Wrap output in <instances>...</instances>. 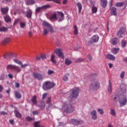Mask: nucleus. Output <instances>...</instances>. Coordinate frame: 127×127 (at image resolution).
<instances>
[{
	"instance_id": "nucleus-42",
	"label": "nucleus",
	"mask_w": 127,
	"mask_h": 127,
	"mask_svg": "<svg viewBox=\"0 0 127 127\" xmlns=\"http://www.w3.org/2000/svg\"><path fill=\"white\" fill-rule=\"evenodd\" d=\"M34 125L35 127H43V126L39 125V122H35Z\"/></svg>"
},
{
	"instance_id": "nucleus-43",
	"label": "nucleus",
	"mask_w": 127,
	"mask_h": 127,
	"mask_svg": "<svg viewBox=\"0 0 127 127\" xmlns=\"http://www.w3.org/2000/svg\"><path fill=\"white\" fill-rule=\"evenodd\" d=\"M127 41L125 40H123L122 41L121 45L122 47H126V46L127 45Z\"/></svg>"
},
{
	"instance_id": "nucleus-33",
	"label": "nucleus",
	"mask_w": 127,
	"mask_h": 127,
	"mask_svg": "<svg viewBox=\"0 0 127 127\" xmlns=\"http://www.w3.org/2000/svg\"><path fill=\"white\" fill-rule=\"evenodd\" d=\"M72 63V61L70 60L69 59H66L65 60V64H66V65H70V64H71Z\"/></svg>"
},
{
	"instance_id": "nucleus-61",
	"label": "nucleus",
	"mask_w": 127,
	"mask_h": 127,
	"mask_svg": "<svg viewBox=\"0 0 127 127\" xmlns=\"http://www.w3.org/2000/svg\"><path fill=\"white\" fill-rule=\"evenodd\" d=\"M15 87H16V88H18V87H19V84L18 83L16 82L15 84Z\"/></svg>"
},
{
	"instance_id": "nucleus-29",
	"label": "nucleus",
	"mask_w": 127,
	"mask_h": 127,
	"mask_svg": "<svg viewBox=\"0 0 127 127\" xmlns=\"http://www.w3.org/2000/svg\"><path fill=\"white\" fill-rule=\"evenodd\" d=\"M98 8L96 6H93L92 7V13H97Z\"/></svg>"
},
{
	"instance_id": "nucleus-62",
	"label": "nucleus",
	"mask_w": 127,
	"mask_h": 127,
	"mask_svg": "<svg viewBox=\"0 0 127 127\" xmlns=\"http://www.w3.org/2000/svg\"><path fill=\"white\" fill-rule=\"evenodd\" d=\"M8 76L9 77V78H10V79H11L12 78V74H8Z\"/></svg>"
},
{
	"instance_id": "nucleus-41",
	"label": "nucleus",
	"mask_w": 127,
	"mask_h": 127,
	"mask_svg": "<svg viewBox=\"0 0 127 127\" xmlns=\"http://www.w3.org/2000/svg\"><path fill=\"white\" fill-rule=\"evenodd\" d=\"M47 1H54V2H56V3H61V1L60 0H47Z\"/></svg>"
},
{
	"instance_id": "nucleus-20",
	"label": "nucleus",
	"mask_w": 127,
	"mask_h": 127,
	"mask_svg": "<svg viewBox=\"0 0 127 127\" xmlns=\"http://www.w3.org/2000/svg\"><path fill=\"white\" fill-rule=\"evenodd\" d=\"M49 19L50 20H52V21H54V20H57V16H56V14L54 13L49 18Z\"/></svg>"
},
{
	"instance_id": "nucleus-23",
	"label": "nucleus",
	"mask_w": 127,
	"mask_h": 127,
	"mask_svg": "<svg viewBox=\"0 0 127 127\" xmlns=\"http://www.w3.org/2000/svg\"><path fill=\"white\" fill-rule=\"evenodd\" d=\"M8 11V7L1 8V12H2V13H3V14H5V13H7Z\"/></svg>"
},
{
	"instance_id": "nucleus-35",
	"label": "nucleus",
	"mask_w": 127,
	"mask_h": 127,
	"mask_svg": "<svg viewBox=\"0 0 127 127\" xmlns=\"http://www.w3.org/2000/svg\"><path fill=\"white\" fill-rule=\"evenodd\" d=\"M26 26V23L24 22H20V27L21 28H24Z\"/></svg>"
},
{
	"instance_id": "nucleus-46",
	"label": "nucleus",
	"mask_w": 127,
	"mask_h": 127,
	"mask_svg": "<svg viewBox=\"0 0 127 127\" xmlns=\"http://www.w3.org/2000/svg\"><path fill=\"white\" fill-rule=\"evenodd\" d=\"M48 75H52V74H54V71L51 69H49L48 70Z\"/></svg>"
},
{
	"instance_id": "nucleus-55",
	"label": "nucleus",
	"mask_w": 127,
	"mask_h": 127,
	"mask_svg": "<svg viewBox=\"0 0 127 127\" xmlns=\"http://www.w3.org/2000/svg\"><path fill=\"white\" fill-rule=\"evenodd\" d=\"M46 97H47V93H44V94H43V100H44V99H45Z\"/></svg>"
},
{
	"instance_id": "nucleus-25",
	"label": "nucleus",
	"mask_w": 127,
	"mask_h": 127,
	"mask_svg": "<svg viewBox=\"0 0 127 127\" xmlns=\"http://www.w3.org/2000/svg\"><path fill=\"white\" fill-rule=\"evenodd\" d=\"M51 61L54 64H56V63H57V62L55 60V55H54V54L51 56Z\"/></svg>"
},
{
	"instance_id": "nucleus-26",
	"label": "nucleus",
	"mask_w": 127,
	"mask_h": 127,
	"mask_svg": "<svg viewBox=\"0 0 127 127\" xmlns=\"http://www.w3.org/2000/svg\"><path fill=\"white\" fill-rule=\"evenodd\" d=\"M76 5L78 8L79 13H81V11H82V4H81L80 2H77L76 3Z\"/></svg>"
},
{
	"instance_id": "nucleus-60",
	"label": "nucleus",
	"mask_w": 127,
	"mask_h": 127,
	"mask_svg": "<svg viewBox=\"0 0 127 127\" xmlns=\"http://www.w3.org/2000/svg\"><path fill=\"white\" fill-rule=\"evenodd\" d=\"M36 61H39V60H40V57H37L36 58Z\"/></svg>"
},
{
	"instance_id": "nucleus-58",
	"label": "nucleus",
	"mask_w": 127,
	"mask_h": 127,
	"mask_svg": "<svg viewBox=\"0 0 127 127\" xmlns=\"http://www.w3.org/2000/svg\"><path fill=\"white\" fill-rule=\"evenodd\" d=\"M67 1H68V0H63V4H66Z\"/></svg>"
},
{
	"instance_id": "nucleus-7",
	"label": "nucleus",
	"mask_w": 127,
	"mask_h": 127,
	"mask_svg": "<svg viewBox=\"0 0 127 127\" xmlns=\"http://www.w3.org/2000/svg\"><path fill=\"white\" fill-rule=\"evenodd\" d=\"M6 69L7 70H14V71H15L17 74L21 71V68H20L19 66L12 64L7 65L6 66Z\"/></svg>"
},
{
	"instance_id": "nucleus-34",
	"label": "nucleus",
	"mask_w": 127,
	"mask_h": 127,
	"mask_svg": "<svg viewBox=\"0 0 127 127\" xmlns=\"http://www.w3.org/2000/svg\"><path fill=\"white\" fill-rule=\"evenodd\" d=\"M74 28V35H77L78 34V28H77V25H74L73 26Z\"/></svg>"
},
{
	"instance_id": "nucleus-32",
	"label": "nucleus",
	"mask_w": 127,
	"mask_h": 127,
	"mask_svg": "<svg viewBox=\"0 0 127 127\" xmlns=\"http://www.w3.org/2000/svg\"><path fill=\"white\" fill-rule=\"evenodd\" d=\"M15 116L16 118H21V114L17 110L14 111Z\"/></svg>"
},
{
	"instance_id": "nucleus-44",
	"label": "nucleus",
	"mask_w": 127,
	"mask_h": 127,
	"mask_svg": "<svg viewBox=\"0 0 127 127\" xmlns=\"http://www.w3.org/2000/svg\"><path fill=\"white\" fill-rule=\"evenodd\" d=\"M125 75H126V72H125V71H122L120 75V78L121 79H124V78H125Z\"/></svg>"
},
{
	"instance_id": "nucleus-50",
	"label": "nucleus",
	"mask_w": 127,
	"mask_h": 127,
	"mask_svg": "<svg viewBox=\"0 0 127 127\" xmlns=\"http://www.w3.org/2000/svg\"><path fill=\"white\" fill-rule=\"evenodd\" d=\"M47 104L50 105L51 104V97H49L47 100Z\"/></svg>"
},
{
	"instance_id": "nucleus-17",
	"label": "nucleus",
	"mask_w": 127,
	"mask_h": 127,
	"mask_svg": "<svg viewBox=\"0 0 127 127\" xmlns=\"http://www.w3.org/2000/svg\"><path fill=\"white\" fill-rule=\"evenodd\" d=\"M100 3L104 8L107 6V4H108V1L107 0H100Z\"/></svg>"
},
{
	"instance_id": "nucleus-57",
	"label": "nucleus",
	"mask_w": 127,
	"mask_h": 127,
	"mask_svg": "<svg viewBox=\"0 0 127 127\" xmlns=\"http://www.w3.org/2000/svg\"><path fill=\"white\" fill-rule=\"evenodd\" d=\"M88 59L89 61H92V56L90 55L88 56Z\"/></svg>"
},
{
	"instance_id": "nucleus-27",
	"label": "nucleus",
	"mask_w": 127,
	"mask_h": 127,
	"mask_svg": "<svg viewBox=\"0 0 127 127\" xmlns=\"http://www.w3.org/2000/svg\"><path fill=\"white\" fill-rule=\"evenodd\" d=\"M118 42L119 40H118V38H113L111 41V43L113 44V45H116Z\"/></svg>"
},
{
	"instance_id": "nucleus-2",
	"label": "nucleus",
	"mask_w": 127,
	"mask_h": 127,
	"mask_svg": "<svg viewBox=\"0 0 127 127\" xmlns=\"http://www.w3.org/2000/svg\"><path fill=\"white\" fill-rule=\"evenodd\" d=\"M61 110L64 113H73L74 108L68 101H64L62 104Z\"/></svg>"
},
{
	"instance_id": "nucleus-52",
	"label": "nucleus",
	"mask_w": 127,
	"mask_h": 127,
	"mask_svg": "<svg viewBox=\"0 0 127 127\" xmlns=\"http://www.w3.org/2000/svg\"><path fill=\"white\" fill-rule=\"evenodd\" d=\"M19 19H16L14 22L13 25H16V24H17V23L19 22Z\"/></svg>"
},
{
	"instance_id": "nucleus-64",
	"label": "nucleus",
	"mask_w": 127,
	"mask_h": 127,
	"mask_svg": "<svg viewBox=\"0 0 127 127\" xmlns=\"http://www.w3.org/2000/svg\"><path fill=\"white\" fill-rule=\"evenodd\" d=\"M0 114L1 115H6V113H5L4 112H1Z\"/></svg>"
},
{
	"instance_id": "nucleus-8",
	"label": "nucleus",
	"mask_w": 127,
	"mask_h": 127,
	"mask_svg": "<svg viewBox=\"0 0 127 127\" xmlns=\"http://www.w3.org/2000/svg\"><path fill=\"white\" fill-rule=\"evenodd\" d=\"M55 86V84L50 81H46L43 84V88L44 90H46L48 89H52Z\"/></svg>"
},
{
	"instance_id": "nucleus-4",
	"label": "nucleus",
	"mask_w": 127,
	"mask_h": 127,
	"mask_svg": "<svg viewBox=\"0 0 127 127\" xmlns=\"http://www.w3.org/2000/svg\"><path fill=\"white\" fill-rule=\"evenodd\" d=\"M80 93V88L78 87H74L71 89L70 94L69 98L71 101H73L74 99H77V97L79 96Z\"/></svg>"
},
{
	"instance_id": "nucleus-36",
	"label": "nucleus",
	"mask_w": 127,
	"mask_h": 127,
	"mask_svg": "<svg viewBox=\"0 0 127 127\" xmlns=\"http://www.w3.org/2000/svg\"><path fill=\"white\" fill-rule=\"evenodd\" d=\"M13 62L16 63V64H18V65H20L22 63L21 61L17 59H13Z\"/></svg>"
},
{
	"instance_id": "nucleus-47",
	"label": "nucleus",
	"mask_w": 127,
	"mask_h": 127,
	"mask_svg": "<svg viewBox=\"0 0 127 127\" xmlns=\"http://www.w3.org/2000/svg\"><path fill=\"white\" fill-rule=\"evenodd\" d=\"M116 6H118V7H120V6H122V5H124V3L123 2H118L116 4Z\"/></svg>"
},
{
	"instance_id": "nucleus-28",
	"label": "nucleus",
	"mask_w": 127,
	"mask_h": 127,
	"mask_svg": "<svg viewBox=\"0 0 127 127\" xmlns=\"http://www.w3.org/2000/svg\"><path fill=\"white\" fill-rule=\"evenodd\" d=\"M38 107H39L40 109H44L45 108V103L43 101L41 102L38 105Z\"/></svg>"
},
{
	"instance_id": "nucleus-51",
	"label": "nucleus",
	"mask_w": 127,
	"mask_h": 127,
	"mask_svg": "<svg viewBox=\"0 0 127 127\" xmlns=\"http://www.w3.org/2000/svg\"><path fill=\"white\" fill-rule=\"evenodd\" d=\"M74 121L76 123V125H81V124H82V123H83V122H82V121H78L76 120H74Z\"/></svg>"
},
{
	"instance_id": "nucleus-21",
	"label": "nucleus",
	"mask_w": 127,
	"mask_h": 127,
	"mask_svg": "<svg viewBox=\"0 0 127 127\" xmlns=\"http://www.w3.org/2000/svg\"><path fill=\"white\" fill-rule=\"evenodd\" d=\"M9 42H10V38H6L2 41V43L4 45L7 44Z\"/></svg>"
},
{
	"instance_id": "nucleus-5",
	"label": "nucleus",
	"mask_w": 127,
	"mask_h": 127,
	"mask_svg": "<svg viewBox=\"0 0 127 127\" xmlns=\"http://www.w3.org/2000/svg\"><path fill=\"white\" fill-rule=\"evenodd\" d=\"M43 25L45 27L43 30L44 35H47L49 31L51 33L53 32V29L52 28V27H51V25H50V24L48 23L46 21H44L43 22Z\"/></svg>"
},
{
	"instance_id": "nucleus-11",
	"label": "nucleus",
	"mask_w": 127,
	"mask_h": 127,
	"mask_svg": "<svg viewBox=\"0 0 127 127\" xmlns=\"http://www.w3.org/2000/svg\"><path fill=\"white\" fill-rule=\"evenodd\" d=\"M50 7H51V5H50L49 4H47V5L42 6L41 7H37L36 9V12L37 13L39 12V11H40V10H41V9H46L49 8Z\"/></svg>"
},
{
	"instance_id": "nucleus-19",
	"label": "nucleus",
	"mask_w": 127,
	"mask_h": 127,
	"mask_svg": "<svg viewBox=\"0 0 127 127\" xmlns=\"http://www.w3.org/2000/svg\"><path fill=\"white\" fill-rule=\"evenodd\" d=\"M4 21L7 23L11 22V18L8 15H6L4 16Z\"/></svg>"
},
{
	"instance_id": "nucleus-37",
	"label": "nucleus",
	"mask_w": 127,
	"mask_h": 127,
	"mask_svg": "<svg viewBox=\"0 0 127 127\" xmlns=\"http://www.w3.org/2000/svg\"><path fill=\"white\" fill-rule=\"evenodd\" d=\"M35 1L33 0H27L26 4H33Z\"/></svg>"
},
{
	"instance_id": "nucleus-1",
	"label": "nucleus",
	"mask_w": 127,
	"mask_h": 127,
	"mask_svg": "<svg viewBox=\"0 0 127 127\" xmlns=\"http://www.w3.org/2000/svg\"><path fill=\"white\" fill-rule=\"evenodd\" d=\"M127 93V86L126 85L121 84L120 88L117 90V94L112 96V99L114 102H118L119 98V103L121 106H126L127 103V97L125 95Z\"/></svg>"
},
{
	"instance_id": "nucleus-59",
	"label": "nucleus",
	"mask_w": 127,
	"mask_h": 127,
	"mask_svg": "<svg viewBox=\"0 0 127 127\" xmlns=\"http://www.w3.org/2000/svg\"><path fill=\"white\" fill-rule=\"evenodd\" d=\"M9 123L10 124H11V125H13V124H14V121H13V120H11L9 121Z\"/></svg>"
},
{
	"instance_id": "nucleus-31",
	"label": "nucleus",
	"mask_w": 127,
	"mask_h": 127,
	"mask_svg": "<svg viewBox=\"0 0 127 127\" xmlns=\"http://www.w3.org/2000/svg\"><path fill=\"white\" fill-rule=\"evenodd\" d=\"M36 96L35 95L33 97V98L31 99L32 101V103L34 104V105H36L37 101H36Z\"/></svg>"
},
{
	"instance_id": "nucleus-14",
	"label": "nucleus",
	"mask_w": 127,
	"mask_h": 127,
	"mask_svg": "<svg viewBox=\"0 0 127 127\" xmlns=\"http://www.w3.org/2000/svg\"><path fill=\"white\" fill-rule=\"evenodd\" d=\"M90 115H91L93 120H97L98 117L97 116V111L96 110H93L90 113Z\"/></svg>"
},
{
	"instance_id": "nucleus-15",
	"label": "nucleus",
	"mask_w": 127,
	"mask_h": 127,
	"mask_svg": "<svg viewBox=\"0 0 127 127\" xmlns=\"http://www.w3.org/2000/svg\"><path fill=\"white\" fill-rule=\"evenodd\" d=\"M32 14V11H31V10H30L29 8H27V12L26 13V17L28 18H30V17H31Z\"/></svg>"
},
{
	"instance_id": "nucleus-40",
	"label": "nucleus",
	"mask_w": 127,
	"mask_h": 127,
	"mask_svg": "<svg viewBox=\"0 0 127 127\" xmlns=\"http://www.w3.org/2000/svg\"><path fill=\"white\" fill-rule=\"evenodd\" d=\"M110 114L114 117H115L116 114V111L115 109H111L110 110Z\"/></svg>"
},
{
	"instance_id": "nucleus-49",
	"label": "nucleus",
	"mask_w": 127,
	"mask_h": 127,
	"mask_svg": "<svg viewBox=\"0 0 127 127\" xmlns=\"http://www.w3.org/2000/svg\"><path fill=\"white\" fill-rule=\"evenodd\" d=\"M26 120L28 122H31V121H33V118L29 117H27L26 118Z\"/></svg>"
},
{
	"instance_id": "nucleus-56",
	"label": "nucleus",
	"mask_w": 127,
	"mask_h": 127,
	"mask_svg": "<svg viewBox=\"0 0 127 127\" xmlns=\"http://www.w3.org/2000/svg\"><path fill=\"white\" fill-rule=\"evenodd\" d=\"M33 116H35V115H38V112L37 111H33L32 113Z\"/></svg>"
},
{
	"instance_id": "nucleus-24",
	"label": "nucleus",
	"mask_w": 127,
	"mask_h": 127,
	"mask_svg": "<svg viewBox=\"0 0 127 127\" xmlns=\"http://www.w3.org/2000/svg\"><path fill=\"white\" fill-rule=\"evenodd\" d=\"M111 51L113 54H117L118 52H119V51H120V48H114L112 49Z\"/></svg>"
},
{
	"instance_id": "nucleus-45",
	"label": "nucleus",
	"mask_w": 127,
	"mask_h": 127,
	"mask_svg": "<svg viewBox=\"0 0 127 127\" xmlns=\"http://www.w3.org/2000/svg\"><path fill=\"white\" fill-rule=\"evenodd\" d=\"M98 113H99L100 115H103V114H104V111L103 110V109H98Z\"/></svg>"
},
{
	"instance_id": "nucleus-48",
	"label": "nucleus",
	"mask_w": 127,
	"mask_h": 127,
	"mask_svg": "<svg viewBox=\"0 0 127 127\" xmlns=\"http://www.w3.org/2000/svg\"><path fill=\"white\" fill-rule=\"evenodd\" d=\"M6 30H7V29L5 27H0V32L6 31Z\"/></svg>"
},
{
	"instance_id": "nucleus-22",
	"label": "nucleus",
	"mask_w": 127,
	"mask_h": 127,
	"mask_svg": "<svg viewBox=\"0 0 127 127\" xmlns=\"http://www.w3.org/2000/svg\"><path fill=\"white\" fill-rule=\"evenodd\" d=\"M112 15H117V8L113 7L111 8V12Z\"/></svg>"
},
{
	"instance_id": "nucleus-16",
	"label": "nucleus",
	"mask_w": 127,
	"mask_h": 127,
	"mask_svg": "<svg viewBox=\"0 0 127 127\" xmlns=\"http://www.w3.org/2000/svg\"><path fill=\"white\" fill-rule=\"evenodd\" d=\"M113 92V86L111 81L109 82L108 87V93L111 94Z\"/></svg>"
},
{
	"instance_id": "nucleus-12",
	"label": "nucleus",
	"mask_w": 127,
	"mask_h": 127,
	"mask_svg": "<svg viewBox=\"0 0 127 127\" xmlns=\"http://www.w3.org/2000/svg\"><path fill=\"white\" fill-rule=\"evenodd\" d=\"M33 76L34 78L38 79V80H41L42 79V74L37 72L33 73Z\"/></svg>"
},
{
	"instance_id": "nucleus-54",
	"label": "nucleus",
	"mask_w": 127,
	"mask_h": 127,
	"mask_svg": "<svg viewBox=\"0 0 127 127\" xmlns=\"http://www.w3.org/2000/svg\"><path fill=\"white\" fill-rule=\"evenodd\" d=\"M41 58L44 60V59H46V56L45 55H42Z\"/></svg>"
},
{
	"instance_id": "nucleus-38",
	"label": "nucleus",
	"mask_w": 127,
	"mask_h": 127,
	"mask_svg": "<svg viewBox=\"0 0 127 127\" xmlns=\"http://www.w3.org/2000/svg\"><path fill=\"white\" fill-rule=\"evenodd\" d=\"M20 65L21 66V68L23 69L24 68H26V67H27V66H28L29 64H23L22 63H21V64Z\"/></svg>"
},
{
	"instance_id": "nucleus-53",
	"label": "nucleus",
	"mask_w": 127,
	"mask_h": 127,
	"mask_svg": "<svg viewBox=\"0 0 127 127\" xmlns=\"http://www.w3.org/2000/svg\"><path fill=\"white\" fill-rule=\"evenodd\" d=\"M82 61H84V59H78L75 61V62L78 63V62H82Z\"/></svg>"
},
{
	"instance_id": "nucleus-10",
	"label": "nucleus",
	"mask_w": 127,
	"mask_h": 127,
	"mask_svg": "<svg viewBox=\"0 0 127 127\" xmlns=\"http://www.w3.org/2000/svg\"><path fill=\"white\" fill-rule=\"evenodd\" d=\"M54 53H56L57 56H59L60 58H64V55L62 52V50L60 49H57L54 51Z\"/></svg>"
},
{
	"instance_id": "nucleus-13",
	"label": "nucleus",
	"mask_w": 127,
	"mask_h": 127,
	"mask_svg": "<svg viewBox=\"0 0 127 127\" xmlns=\"http://www.w3.org/2000/svg\"><path fill=\"white\" fill-rule=\"evenodd\" d=\"M59 21H62L64 19V13L61 12H58Z\"/></svg>"
},
{
	"instance_id": "nucleus-30",
	"label": "nucleus",
	"mask_w": 127,
	"mask_h": 127,
	"mask_svg": "<svg viewBox=\"0 0 127 127\" xmlns=\"http://www.w3.org/2000/svg\"><path fill=\"white\" fill-rule=\"evenodd\" d=\"M15 96L17 99H20L21 98V94L17 91L14 92Z\"/></svg>"
},
{
	"instance_id": "nucleus-39",
	"label": "nucleus",
	"mask_w": 127,
	"mask_h": 127,
	"mask_svg": "<svg viewBox=\"0 0 127 127\" xmlns=\"http://www.w3.org/2000/svg\"><path fill=\"white\" fill-rule=\"evenodd\" d=\"M68 77H69V75H64L63 77V81H68V80H69Z\"/></svg>"
},
{
	"instance_id": "nucleus-63",
	"label": "nucleus",
	"mask_w": 127,
	"mask_h": 127,
	"mask_svg": "<svg viewBox=\"0 0 127 127\" xmlns=\"http://www.w3.org/2000/svg\"><path fill=\"white\" fill-rule=\"evenodd\" d=\"M109 66L110 68H112L113 67V64H109Z\"/></svg>"
},
{
	"instance_id": "nucleus-9",
	"label": "nucleus",
	"mask_w": 127,
	"mask_h": 127,
	"mask_svg": "<svg viewBox=\"0 0 127 127\" xmlns=\"http://www.w3.org/2000/svg\"><path fill=\"white\" fill-rule=\"evenodd\" d=\"M126 27H121L117 33L118 36L120 38L123 37V35H125V34H126Z\"/></svg>"
},
{
	"instance_id": "nucleus-6",
	"label": "nucleus",
	"mask_w": 127,
	"mask_h": 127,
	"mask_svg": "<svg viewBox=\"0 0 127 127\" xmlns=\"http://www.w3.org/2000/svg\"><path fill=\"white\" fill-rule=\"evenodd\" d=\"M99 37L98 35H94L86 42L85 44L87 45H91V44H93V43H97V42L99 41Z\"/></svg>"
},
{
	"instance_id": "nucleus-3",
	"label": "nucleus",
	"mask_w": 127,
	"mask_h": 127,
	"mask_svg": "<svg viewBox=\"0 0 127 127\" xmlns=\"http://www.w3.org/2000/svg\"><path fill=\"white\" fill-rule=\"evenodd\" d=\"M101 88V85L97 79H93L91 80L89 86L90 91H97Z\"/></svg>"
},
{
	"instance_id": "nucleus-18",
	"label": "nucleus",
	"mask_w": 127,
	"mask_h": 127,
	"mask_svg": "<svg viewBox=\"0 0 127 127\" xmlns=\"http://www.w3.org/2000/svg\"><path fill=\"white\" fill-rule=\"evenodd\" d=\"M106 58H107V59H109V60H112V61L116 60V57H115L114 55L111 54H108L106 55Z\"/></svg>"
}]
</instances>
